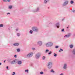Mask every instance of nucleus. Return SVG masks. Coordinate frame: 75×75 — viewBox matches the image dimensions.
<instances>
[{
	"label": "nucleus",
	"mask_w": 75,
	"mask_h": 75,
	"mask_svg": "<svg viewBox=\"0 0 75 75\" xmlns=\"http://www.w3.org/2000/svg\"><path fill=\"white\" fill-rule=\"evenodd\" d=\"M53 45V43H52V42H49L46 44V45L47 47H50L52 46Z\"/></svg>",
	"instance_id": "1"
},
{
	"label": "nucleus",
	"mask_w": 75,
	"mask_h": 75,
	"mask_svg": "<svg viewBox=\"0 0 75 75\" xmlns=\"http://www.w3.org/2000/svg\"><path fill=\"white\" fill-rule=\"evenodd\" d=\"M52 64L51 62H49L48 63V68L50 69V68H51V67H52Z\"/></svg>",
	"instance_id": "2"
},
{
	"label": "nucleus",
	"mask_w": 75,
	"mask_h": 75,
	"mask_svg": "<svg viewBox=\"0 0 75 75\" xmlns=\"http://www.w3.org/2000/svg\"><path fill=\"white\" fill-rule=\"evenodd\" d=\"M32 30L34 31H38V28L36 27H33L32 28Z\"/></svg>",
	"instance_id": "3"
},
{
	"label": "nucleus",
	"mask_w": 75,
	"mask_h": 75,
	"mask_svg": "<svg viewBox=\"0 0 75 75\" xmlns=\"http://www.w3.org/2000/svg\"><path fill=\"white\" fill-rule=\"evenodd\" d=\"M33 53H30L28 54L27 55V57H31L32 56H33Z\"/></svg>",
	"instance_id": "4"
},
{
	"label": "nucleus",
	"mask_w": 75,
	"mask_h": 75,
	"mask_svg": "<svg viewBox=\"0 0 75 75\" xmlns=\"http://www.w3.org/2000/svg\"><path fill=\"white\" fill-rule=\"evenodd\" d=\"M40 55H41V54H40V53H38L36 55V58H37V59L39 58V57H40Z\"/></svg>",
	"instance_id": "5"
},
{
	"label": "nucleus",
	"mask_w": 75,
	"mask_h": 75,
	"mask_svg": "<svg viewBox=\"0 0 75 75\" xmlns=\"http://www.w3.org/2000/svg\"><path fill=\"white\" fill-rule=\"evenodd\" d=\"M37 44L39 45H41L42 44V43L41 41H39L38 42Z\"/></svg>",
	"instance_id": "6"
},
{
	"label": "nucleus",
	"mask_w": 75,
	"mask_h": 75,
	"mask_svg": "<svg viewBox=\"0 0 75 75\" xmlns=\"http://www.w3.org/2000/svg\"><path fill=\"white\" fill-rule=\"evenodd\" d=\"M16 60H14L12 62H11L10 63L11 64H14L15 63V62H16Z\"/></svg>",
	"instance_id": "7"
},
{
	"label": "nucleus",
	"mask_w": 75,
	"mask_h": 75,
	"mask_svg": "<svg viewBox=\"0 0 75 75\" xmlns=\"http://www.w3.org/2000/svg\"><path fill=\"white\" fill-rule=\"evenodd\" d=\"M70 36H71V34L70 33H69V34H68L67 35H65L66 37H67V38L69 37H70Z\"/></svg>",
	"instance_id": "8"
},
{
	"label": "nucleus",
	"mask_w": 75,
	"mask_h": 75,
	"mask_svg": "<svg viewBox=\"0 0 75 75\" xmlns=\"http://www.w3.org/2000/svg\"><path fill=\"white\" fill-rule=\"evenodd\" d=\"M64 69H67V64H64Z\"/></svg>",
	"instance_id": "9"
},
{
	"label": "nucleus",
	"mask_w": 75,
	"mask_h": 75,
	"mask_svg": "<svg viewBox=\"0 0 75 75\" xmlns=\"http://www.w3.org/2000/svg\"><path fill=\"white\" fill-rule=\"evenodd\" d=\"M19 45L18 43H16L13 44V45L15 46H18Z\"/></svg>",
	"instance_id": "10"
},
{
	"label": "nucleus",
	"mask_w": 75,
	"mask_h": 75,
	"mask_svg": "<svg viewBox=\"0 0 75 75\" xmlns=\"http://www.w3.org/2000/svg\"><path fill=\"white\" fill-rule=\"evenodd\" d=\"M68 1H66L64 3V5H66L67 4H68Z\"/></svg>",
	"instance_id": "11"
},
{
	"label": "nucleus",
	"mask_w": 75,
	"mask_h": 75,
	"mask_svg": "<svg viewBox=\"0 0 75 75\" xmlns=\"http://www.w3.org/2000/svg\"><path fill=\"white\" fill-rule=\"evenodd\" d=\"M72 53L74 55H75V49H74Z\"/></svg>",
	"instance_id": "12"
},
{
	"label": "nucleus",
	"mask_w": 75,
	"mask_h": 75,
	"mask_svg": "<svg viewBox=\"0 0 75 75\" xmlns=\"http://www.w3.org/2000/svg\"><path fill=\"white\" fill-rule=\"evenodd\" d=\"M56 26L57 27V28H59V23H57V25H56Z\"/></svg>",
	"instance_id": "13"
},
{
	"label": "nucleus",
	"mask_w": 75,
	"mask_h": 75,
	"mask_svg": "<svg viewBox=\"0 0 75 75\" xmlns=\"http://www.w3.org/2000/svg\"><path fill=\"white\" fill-rule=\"evenodd\" d=\"M18 64H21V61H18Z\"/></svg>",
	"instance_id": "14"
},
{
	"label": "nucleus",
	"mask_w": 75,
	"mask_h": 75,
	"mask_svg": "<svg viewBox=\"0 0 75 75\" xmlns=\"http://www.w3.org/2000/svg\"><path fill=\"white\" fill-rule=\"evenodd\" d=\"M47 1H48V0H45L44 1V2L45 3H47Z\"/></svg>",
	"instance_id": "15"
},
{
	"label": "nucleus",
	"mask_w": 75,
	"mask_h": 75,
	"mask_svg": "<svg viewBox=\"0 0 75 75\" xmlns=\"http://www.w3.org/2000/svg\"><path fill=\"white\" fill-rule=\"evenodd\" d=\"M73 47V45H70V47L71 48H72Z\"/></svg>",
	"instance_id": "16"
},
{
	"label": "nucleus",
	"mask_w": 75,
	"mask_h": 75,
	"mask_svg": "<svg viewBox=\"0 0 75 75\" xmlns=\"http://www.w3.org/2000/svg\"><path fill=\"white\" fill-rule=\"evenodd\" d=\"M17 51L18 52H20V49H17Z\"/></svg>",
	"instance_id": "17"
},
{
	"label": "nucleus",
	"mask_w": 75,
	"mask_h": 75,
	"mask_svg": "<svg viewBox=\"0 0 75 75\" xmlns=\"http://www.w3.org/2000/svg\"><path fill=\"white\" fill-rule=\"evenodd\" d=\"M12 7V6H9V8L10 9Z\"/></svg>",
	"instance_id": "18"
},
{
	"label": "nucleus",
	"mask_w": 75,
	"mask_h": 75,
	"mask_svg": "<svg viewBox=\"0 0 75 75\" xmlns=\"http://www.w3.org/2000/svg\"><path fill=\"white\" fill-rule=\"evenodd\" d=\"M40 74H41V75L43 74H44V73L42 71V72H41L40 73Z\"/></svg>",
	"instance_id": "19"
},
{
	"label": "nucleus",
	"mask_w": 75,
	"mask_h": 75,
	"mask_svg": "<svg viewBox=\"0 0 75 75\" xmlns=\"http://www.w3.org/2000/svg\"><path fill=\"white\" fill-rule=\"evenodd\" d=\"M25 72H27V73H28V70H25Z\"/></svg>",
	"instance_id": "20"
},
{
	"label": "nucleus",
	"mask_w": 75,
	"mask_h": 75,
	"mask_svg": "<svg viewBox=\"0 0 75 75\" xmlns=\"http://www.w3.org/2000/svg\"><path fill=\"white\" fill-rule=\"evenodd\" d=\"M71 4H73V3H74V2L73 1H71Z\"/></svg>",
	"instance_id": "21"
},
{
	"label": "nucleus",
	"mask_w": 75,
	"mask_h": 75,
	"mask_svg": "<svg viewBox=\"0 0 75 75\" xmlns=\"http://www.w3.org/2000/svg\"><path fill=\"white\" fill-rule=\"evenodd\" d=\"M51 53H52V52H51V51H50V52H49V53H48V54H49V55H50V54H51Z\"/></svg>",
	"instance_id": "22"
},
{
	"label": "nucleus",
	"mask_w": 75,
	"mask_h": 75,
	"mask_svg": "<svg viewBox=\"0 0 75 75\" xmlns=\"http://www.w3.org/2000/svg\"><path fill=\"white\" fill-rule=\"evenodd\" d=\"M3 25L2 24H1L0 25V27H3Z\"/></svg>",
	"instance_id": "23"
},
{
	"label": "nucleus",
	"mask_w": 75,
	"mask_h": 75,
	"mask_svg": "<svg viewBox=\"0 0 75 75\" xmlns=\"http://www.w3.org/2000/svg\"><path fill=\"white\" fill-rule=\"evenodd\" d=\"M45 56H43L42 58L43 59H45Z\"/></svg>",
	"instance_id": "24"
},
{
	"label": "nucleus",
	"mask_w": 75,
	"mask_h": 75,
	"mask_svg": "<svg viewBox=\"0 0 75 75\" xmlns=\"http://www.w3.org/2000/svg\"><path fill=\"white\" fill-rule=\"evenodd\" d=\"M17 35L18 36H19L20 35V33H17Z\"/></svg>",
	"instance_id": "25"
},
{
	"label": "nucleus",
	"mask_w": 75,
	"mask_h": 75,
	"mask_svg": "<svg viewBox=\"0 0 75 75\" xmlns=\"http://www.w3.org/2000/svg\"><path fill=\"white\" fill-rule=\"evenodd\" d=\"M51 72H54V70H52L51 71Z\"/></svg>",
	"instance_id": "26"
},
{
	"label": "nucleus",
	"mask_w": 75,
	"mask_h": 75,
	"mask_svg": "<svg viewBox=\"0 0 75 75\" xmlns=\"http://www.w3.org/2000/svg\"><path fill=\"white\" fill-rule=\"evenodd\" d=\"M54 57H56L57 56V54H55V53H54Z\"/></svg>",
	"instance_id": "27"
},
{
	"label": "nucleus",
	"mask_w": 75,
	"mask_h": 75,
	"mask_svg": "<svg viewBox=\"0 0 75 75\" xmlns=\"http://www.w3.org/2000/svg\"><path fill=\"white\" fill-rule=\"evenodd\" d=\"M30 32L31 34H32V33H33V32L32 31V30H30Z\"/></svg>",
	"instance_id": "28"
},
{
	"label": "nucleus",
	"mask_w": 75,
	"mask_h": 75,
	"mask_svg": "<svg viewBox=\"0 0 75 75\" xmlns=\"http://www.w3.org/2000/svg\"><path fill=\"white\" fill-rule=\"evenodd\" d=\"M48 51H49V50H46V52H48Z\"/></svg>",
	"instance_id": "29"
},
{
	"label": "nucleus",
	"mask_w": 75,
	"mask_h": 75,
	"mask_svg": "<svg viewBox=\"0 0 75 75\" xmlns=\"http://www.w3.org/2000/svg\"><path fill=\"white\" fill-rule=\"evenodd\" d=\"M13 74H12V75H16V74H15V72H13Z\"/></svg>",
	"instance_id": "30"
},
{
	"label": "nucleus",
	"mask_w": 75,
	"mask_h": 75,
	"mask_svg": "<svg viewBox=\"0 0 75 75\" xmlns=\"http://www.w3.org/2000/svg\"><path fill=\"white\" fill-rule=\"evenodd\" d=\"M72 11L73 13H75V10H73Z\"/></svg>",
	"instance_id": "31"
},
{
	"label": "nucleus",
	"mask_w": 75,
	"mask_h": 75,
	"mask_svg": "<svg viewBox=\"0 0 75 75\" xmlns=\"http://www.w3.org/2000/svg\"><path fill=\"white\" fill-rule=\"evenodd\" d=\"M32 50H35V48H32Z\"/></svg>",
	"instance_id": "32"
},
{
	"label": "nucleus",
	"mask_w": 75,
	"mask_h": 75,
	"mask_svg": "<svg viewBox=\"0 0 75 75\" xmlns=\"http://www.w3.org/2000/svg\"><path fill=\"white\" fill-rule=\"evenodd\" d=\"M62 31H64V29H63L62 30Z\"/></svg>",
	"instance_id": "33"
},
{
	"label": "nucleus",
	"mask_w": 75,
	"mask_h": 75,
	"mask_svg": "<svg viewBox=\"0 0 75 75\" xmlns=\"http://www.w3.org/2000/svg\"><path fill=\"white\" fill-rule=\"evenodd\" d=\"M14 57H15V58H16V57H17V55H15L14 56Z\"/></svg>",
	"instance_id": "34"
},
{
	"label": "nucleus",
	"mask_w": 75,
	"mask_h": 75,
	"mask_svg": "<svg viewBox=\"0 0 75 75\" xmlns=\"http://www.w3.org/2000/svg\"><path fill=\"white\" fill-rule=\"evenodd\" d=\"M4 2H6V0H3Z\"/></svg>",
	"instance_id": "35"
},
{
	"label": "nucleus",
	"mask_w": 75,
	"mask_h": 75,
	"mask_svg": "<svg viewBox=\"0 0 75 75\" xmlns=\"http://www.w3.org/2000/svg\"><path fill=\"white\" fill-rule=\"evenodd\" d=\"M55 48H58V46H56Z\"/></svg>",
	"instance_id": "36"
},
{
	"label": "nucleus",
	"mask_w": 75,
	"mask_h": 75,
	"mask_svg": "<svg viewBox=\"0 0 75 75\" xmlns=\"http://www.w3.org/2000/svg\"><path fill=\"white\" fill-rule=\"evenodd\" d=\"M8 2L10 1V0H7Z\"/></svg>",
	"instance_id": "37"
},
{
	"label": "nucleus",
	"mask_w": 75,
	"mask_h": 75,
	"mask_svg": "<svg viewBox=\"0 0 75 75\" xmlns=\"http://www.w3.org/2000/svg\"><path fill=\"white\" fill-rule=\"evenodd\" d=\"M8 66H7L6 67L7 69H8Z\"/></svg>",
	"instance_id": "38"
},
{
	"label": "nucleus",
	"mask_w": 75,
	"mask_h": 75,
	"mask_svg": "<svg viewBox=\"0 0 75 75\" xmlns=\"http://www.w3.org/2000/svg\"><path fill=\"white\" fill-rule=\"evenodd\" d=\"M60 50H61L62 51H63V50H62V49H60Z\"/></svg>",
	"instance_id": "39"
},
{
	"label": "nucleus",
	"mask_w": 75,
	"mask_h": 75,
	"mask_svg": "<svg viewBox=\"0 0 75 75\" xmlns=\"http://www.w3.org/2000/svg\"><path fill=\"white\" fill-rule=\"evenodd\" d=\"M60 75H63V74L62 73L61 74H60Z\"/></svg>",
	"instance_id": "40"
},
{
	"label": "nucleus",
	"mask_w": 75,
	"mask_h": 75,
	"mask_svg": "<svg viewBox=\"0 0 75 75\" xmlns=\"http://www.w3.org/2000/svg\"><path fill=\"white\" fill-rule=\"evenodd\" d=\"M4 62L5 63L6 62V60H5V61H4Z\"/></svg>",
	"instance_id": "41"
},
{
	"label": "nucleus",
	"mask_w": 75,
	"mask_h": 75,
	"mask_svg": "<svg viewBox=\"0 0 75 75\" xmlns=\"http://www.w3.org/2000/svg\"><path fill=\"white\" fill-rule=\"evenodd\" d=\"M7 14H10V13H7Z\"/></svg>",
	"instance_id": "42"
},
{
	"label": "nucleus",
	"mask_w": 75,
	"mask_h": 75,
	"mask_svg": "<svg viewBox=\"0 0 75 75\" xmlns=\"http://www.w3.org/2000/svg\"><path fill=\"white\" fill-rule=\"evenodd\" d=\"M1 64V63H0V65Z\"/></svg>",
	"instance_id": "43"
},
{
	"label": "nucleus",
	"mask_w": 75,
	"mask_h": 75,
	"mask_svg": "<svg viewBox=\"0 0 75 75\" xmlns=\"http://www.w3.org/2000/svg\"><path fill=\"white\" fill-rule=\"evenodd\" d=\"M69 28V27H67V28Z\"/></svg>",
	"instance_id": "44"
},
{
	"label": "nucleus",
	"mask_w": 75,
	"mask_h": 75,
	"mask_svg": "<svg viewBox=\"0 0 75 75\" xmlns=\"http://www.w3.org/2000/svg\"><path fill=\"white\" fill-rule=\"evenodd\" d=\"M61 50H59V52H61Z\"/></svg>",
	"instance_id": "45"
},
{
	"label": "nucleus",
	"mask_w": 75,
	"mask_h": 75,
	"mask_svg": "<svg viewBox=\"0 0 75 75\" xmlns=\"http://www.w3.org/2000/svg\"><path fill=\"white\" fill-rule=\"evenodd\" d=\"M18 30H17V29H16V30L17 31Z\"/></svg>",
	"instance_id": "46"
}]
</instances>
